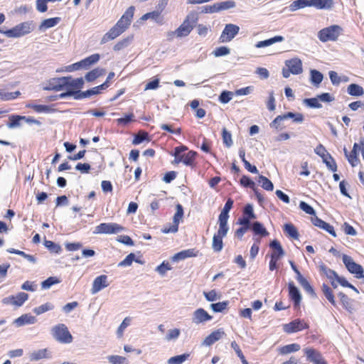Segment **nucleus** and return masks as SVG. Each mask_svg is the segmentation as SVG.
I'll use <instances>...</instances> for the list:
<instances>
[{
  "instance_id": "f257e3e1",
  "label": "nucleus",
  "mask_w": 364,
  "mask_h": 364,
  "mask_svg": "<svg viewBox=\"0 0 364 364\" xmlns=\"http://www.w3.org/2000/svg\"><path fill=\"white\" fill-rule=\"evenodd\" d=\"M343 29L338 25H333L321 29L318 33V38L321 42L336 41L343 33Z\"/></svg>"
},
{
  "instance_id": "f03ea898",
  "label": "nucleus",
  "mask_w": 364,
  "mask_h": 364,
  "mask_svg": "<svg viewBox=\"0 0 364 364\" xmlns=\"http://www.w3.org/2000/svg\"><path fill=\"white\" fill-rule=\"evenodd\" d=\"M51 335L53 338L60 343L68 344L73 341V336L68 327L63 323H59L51 328Z\"/></svg>"
},
{
  "instance_id": "7ed1b4c3",
  "label": "nucleus",
  "mask_w": 364,
  "mask_h": 364,
  "mask_svg": "<svg viewBox=\"0 0 364 364\" xmlns=\"http://www.w3.org/2000/svg\"><path fill=\"white\" fill-rule=\"evenodd\" d=\"M197 16L195 14H188L183 23L176 30V38H183L188 36L193 29L196 22Z\"/></svg>"
},
{
  "instance_id": "20e7f679",
  "label": "nucleus",
  "mask_w": 364,
  "mask_h": 364,
  "mask_svg": "<svg viewBox=\"0 0 364 364\" xmlns=\"http://www.w3.org/2000/svg\"><path fill=\"white\" fill-rule=\"evenodd\" d=\"M124 228L115 223H103L96 226L94 234H117L124 230Z\"/></svg>"
},
{
  "instance_id": "39448f33",
  "label": "nucleus",
  "mask_w": 364,
  "mask_h": 364,
  "mask_svg": "<svg viewBox=\"0 0 364 364\" xmlns=\"http://www.w3.org/2000/svg\"><path fill=\"white\" fill-rule=\"evenodd\" d=\"M229 230L228 225L219 224L217 233L213 235L212 247L215 252H220L223 247V237H225Z\"/></svg>"
},
{
  "instance_id": "423d86ee",
  "label": "nucleus",
  "mask_w": 364,
  "mask_h": 364,
  "mask_svg": "<svg viewBox=\"0 0 364 364\" xmlns=\"http://www.w3.org/2000/svg\"><path fill=\"white\" fill-rule=\"evenodd\" d=\"M28 299V294L25 292H19L16 295H11L4 297L1 303L4 305H11L14 307H20Z\"/></svg>"
},
{
  "instance_id": "0eeeda50",
  "label": "nucleus",
  "mask_w": 364,
  "mask_h": 364,
  "mask_svg": "<svg viewBox=\"0 0 364 364\" xmlns=\"http://www.w3.org/2000/svg\"><path fill=\"white\" fill-rule=\"evenodd\" d=\"M342 260L348 270L350 273L355 274L357 278L364 277L363 267L360 264L355 263L351 257L343 255Z\"/></svg>"
},
{
  "instance_id": "6e6552de",
  "label": "nucleus",
  "mask_w": 364,
  "mask_h": 364,
  "mask_svg": "<svg viewBox=\"0 0 364 364\" xmlns=\"http://www.w3.org/2000/svg\"><path fill=\"white\" fill-rule=\"evenodd\" d=\"M176 213L173 218V223L168 228H164L162 230L164 233H175L178 230V225L180 222L182 220L183 217V208L181 204H177L176 205Z\"/></svg>"
},
{
  "instance_id": "1a4fd4ad",
  "label": "nucleus",
  "mask_w": 364,
  "mask_h": 364,
  "mask_svg": "<svg viewBox=\"0 0 364 364\" xmlns=\"http://www.w3.org/2000/svg\"><path fill=\"white\" fill-rule=\"evenodd\" d=\"M134 6H129L115 24V26L122 30V32H124L131 24L134 16Z\"/></svg>"
},
{
  "instance_id": "9d476101",
  "label": "nucleus",
  "mask_w": 364,
  "mask_h": 364,
  "mask_svg": "<svg viewBox=\"0 0 364 364\" xmlns=\"http://www.w3.org/2000/svg\"><path fill=\"white\" fill-rule=\"evenodd\" d=\"M309 328V325L304 320L295 319L289 323L282 326L283 331L287 333H293Z\"/></svg>"
},
{
  "instance_id": "9b49d317",
  "label": "nucleus",
  "mask_w": 364,
  "mask_h": 364,
  "mask_svg": "<svg viewBox=\"0 0 364 364\" xmlns=\"http://www.w3.org/2000/svg\"><path fill=\"white\" fill-rule=\"evenodd\" d=\"M240 27L235 24H226L220 36V41L222 43L230 42L239 33Z\"/></svg>"
},
{
  "instance_id": "f8f14e48",
  "label": "nucleus",
  "mask_w": 364,
  "mask_h": 364,
  "mask_svg": "<svg viewBox=\"0 0 364 364\" xmlns=\"http://www.w3.org/2000/svg\"><path fill=\"white\" fill-rule=\"evenodd\" d=\"M67 79L64 77L51 78L46 82L43 90L55 91L63 90L65 89V83Z\"/></svg>"
},
{
  "instance_id": "ddd939ff",
  "label": "nucleus",
  "mask_w": 364,
  "mask_h": 364,
  "mask_svg": "<svg viewBox=\"0 0 364 364\" xmlns=\"http://www.w3.org/2000/svg\"><path fill=\"white\" fill-rule=\"evenodd\" d=\"M109 285V282L108 281V277L105 274H102L97 276L93 280L92 288H91V294H95L102 290L103 289L107 287Z\"/></svg>"
},
{
  "instance_id": "4468645a",
  "label": "nucleus",
  "mask_w": 364,
  "mask_h": 364,
  "mask_svg": "<svg viewBox=\"0 0 364 364\" xmlns=\"http://www.w3.org/2000/svg\"><path fill=\"white\" fill-rule=\"evenodd\" d=\"M306 358L314 364H327L322 355L314 348H306L304 350Z\"/></svg>"
},
{
  "instance_id": "2eb2a0df",
  "label": "nucleus",
  "mask_w": 364,
  "mask_h": 364,
  "mask_svg": "<svg viewBox=\"0 0 364 364\" xmlns=\"http://www.w3.org/2000/svg\"><path fill=\"white\" fill-rule=\"evenodd\" d=\"M212 319V316L203 309H196L192 316V322L195 324H199Z\"/></svg>"
},
{
  "instance_id": "dca6fc26",
  "label": "nucleus",
  "mask_w": 364,
  "mask_h": 364,
  "mask_svg": "<svg viewBox=\"0 0 364 364\" xmlns=\"http://www.w3.org/2000/svg\"><path fill=\"white\" fill-rule=\"evenodd\" d=\"M285 65L289 68L291 74L299 75L302 73V62L298 58H294L290 60H287L285 62Z\"/></svg>"
},
{
  "instance_id": "f3484780",
  "label": "nucleus",
  "mask_w": 364,
  "mask_h": 364,
  "mask_svg": "<svg viewBox=\"0 0 364 364\" xmlns=\"http://www.w3.org/2000/svg\"><path fill=\"white\" fill-rule=\"evenodd\" d=\"M225 336V332L223 329H218L213 331L203 340L202 345L210 346L215 343L216 341L221 339Z\"/></svg>"
},
{
  "instance_id": "a211bd4d",
  "label": "nucleus",
  "mask_w": 364,
  "mask_h": 364,
  "mask_svg": "<svg viewBox=\"0 0 364 364\" xmlns=\"http://www.w3.org/2000/svg\"><path fill=\"white\" fill-rule=\"evenodd\" d=\"M233 205V200L228 199L225 204L221 213L218 217V224L228 225L229 218V212L231 210Z\"/></svg>"
},
{
  "instance_id": "6ab92c4d",
  "label": "nucleus",
  "mask_w": 364,
  "mask_h": 364,
  "mask_svg": "<svg viewBox=\"0 0 364 364\" xmlns=\"http://www.w3.org/2000/svg\"><path fill=\"white\" fill-rule=\"evenodd\" d=\"M67 79L65 83V89H70L71 90H80L83 87L84 80L82 77L73 79L70 76L64 77Z\"/></svg>"
},
{
  "instance_id": "aec40b11",
  "label": "nucleus",
  "mask_w": 364,
  "mask_h": 364,
  "mask_svg": "<svg viewBox=\"0 0 364 364\" xmlns=\"http://www.w3.org/2000/svg\"><path fill=\"white\" fill-rule=\"evenodd\" d=\"M122 30H120L115 25L111 28L108 32H107L101 38L100 44H105L109 41L114 40L118 36H119L122 33H123Z\"/></svg>"
},
{
  "instance_id": "412c9836",
  "label": "nucleus",
  "mask_w": 364,
  "mask_h": 364,
  "mask_svg": "<svg viewBox=\"0 0 364 364\" xmlns=\"http://www.w3.org/2000/svg\"><path fill=\"white\" fill-rule=\"evenodd\" d=\"M37 319L35 316L30 314H23L20 317L16 318L14 321V323L17 326L20 327L27 324H33L36 322Z\"/></svg>"
},
{
  "instance_id": "4be33fe9",
  "label": "nucleus",
  "mask_w": 364,
  "mask_h": 364,
  "mask_svg": "<svg viewBox=\"0 0 364 364\" xmlns=\"http://www.w3.org/2000/svg\"><path fill=\"white\" fill-rule=\"evenodd\" d=\"M289 294L295 306H299L301 300V295L293 282L289 283Z\"/></svg>"
},
{
  "instance_id": "5701e85b",
  "label": "nucleus",
  "mask_w": 364,
  "mask_h": 364,
  "mask_svg": "<svg viewBox=\"0 0 364 364\" xmlns=\"http://www.w3.org/2000/svg\"><path fill=\"white\" fill-rule=\"evenodd\" d=\"M50 353L46 348L35 350L29 354L31 361H38L44 358H50Z\"/></svg>"
},
{
  "instance_id": "b1692460",
  "label": "nucleus",
  "mask_w": 364,
  "mask_h": 364,
  "mask_svg": "<svg viewBox=\"0 0 364 364\" xmlns=\"http://www.w3.org/2000/svg\"><path fill=\"white\" fill-rule=\"evenodd\" d=\"M269 246L272 249L271 257L279 259L284 256V251L282 247L281 246L280 243L277 240H273L270 243Z\"/></svg>"
},
{
  "instance_id": "393cba45",
  "label": "nucleus",
  "mask_w": 364,
  "mask_h": 364,
  "mask_svg": "<svg viewBox=\"0 0 364 364\" xmlns=\"http://www.w3.org/2000/svg\"><path fill=\"white\" fill-rule=\"evenodd\" d=\"M333 4V0H311V6L317 9H331Z\"/></svg>"
},
{
  "instance_id": "a878e982",
  "label": "nucleus",
  "mask_w": 364,
  "mask_h": 364,
  "mask_svg": "<svg viewBox=\"0 0 364 364\" xmlns=\"http://www.w3.org/2000/svg\"><path fill=\"white\" fill-rule=\"evenodd\" d=\"M305 7H311V0H296L292 1L289 6V10L291 12Z\"/></svg>"
},
{
  "instance_id": "bb28decb",
  "label": "nucleus",
  "mask_w": 364,
  "mask_h": 364,
  "mask_svg": "<svg viewBox=\"0 0 364 364\" xmlns=\"http://www.w3.org/2000/svg\"><path fill=\"white\" fill-rule=\"evenodd\" d=\"M60 21V18L54 17L43 20L39 26V30L45 31L46 30L55 26Z\"/></svg>"
},
{
  "instance_id": "cd10ccee",
  "label": "nucleus",
  "mask_w": 364,
  "mask_h": 364,
  "mask_svg": "<svg viewBox=\"0 0 364 364\" xmlns=\"http://www.w3.org/2000/svg\"><path fill=\"white\" fill-rule=\"evenodd\" d=\"M284 40V37L282 36H276L273 38H271L267 40L259 41L255 44V47L257 48H261L264 47H267L272 46L274 43L282 42Z\"/></svg>"
},
{
  "instance_id": "c85d7f7f",
  "label": "nucleus",
  "mask_w": 364,
  "mask_h": 364,
  "mask_svg": "<svg viewBox=\"0 0 364 364\" xmlns=\"http://www.w3.org/2000/svg\"><path fill=\"white\" fill-rule=\"evenodd\" d=\"M105 73V69L97 68L88 72L85 75V78L87 82H92L99 77L104 75Z\"/></svg>"
},
{
  "instance_id": "c756f323",
  "label": "nucleus",
  "mask_w": 364,
  "mask_h": 364,
  "mask_svg": "<svg viewBox=\"0 0 364 364\" xmlns=\"http://www.w3.org/2000/svg\"><path fill=\"white\" fill-rule=\"evenodd\" d=\"M193 256H196V255L194 253V250L188 249V250L181 251V252L175 254L171 257V259L173 262H178V261L183 260L188 257H191Z\"/></svg>"
},
{
  "instance_id": "7c9ffc66",
  "label": "nucleus",
  "mask_w": 364,
  "mask_h": 364,
  "mask_svg": "<svg viewBox=\"0 0 364 364\" xmlns=\"http://www.w3.org/2000/svg\"><path fill=\"white\" fill-rule=\"evenodd\" d=\"M9 119V122L6 124L7 127L9 129H15L21 127V121H23V119H26V117L11 115Z\"/></svg>"
},
{
  "instance_id": "2f4dec72",
  "label": "nucleus",
  "mask_w": 364,
  "mask_h": 364,
  "mask_svg": "<svg viewBox=\"0 0 364 364\" xmlns=\"http://www.w3.org/2000/svg\"><path fill=\"white\" fill-rule=\"evenodd\" d=\"M196 152L189 151L187 153H181L182 163L186 166H193L195 161Z\"/></svg>"
},
{
  "instance_id": "473e14b6",
  "label": "nucleus",
  "mask_w": 364,
  "mask_h": 364,
  "mask_svg": "<svg viewBox=\"0 0 364 364\" xmlns=\"http://www.w3.org/2000/svg\"><path fill=\"white\" fill-rule=\"evenodd\" d=\"M21 36L30 33L34 28L33 21H25L17 25Z\"/></svg>"
},
{
  "instance_id": "72a5a7b5",
  "label": "nucleus",
  "mask_w": 364,
  "mask_h": 364,
  "mask_svg": "<svg viewBox=\"0 0 364 364\" xmlns=\"http://www.w3.org/2000/svg\"><path fill=\"white\" fill-rule=\"evenodd\" d=\"M300 346L297 343H291L284 346L279 348V352L282 355H286L291 353L296 352L300 350Z\"/></svg>"
},
{
  "instance_id": "f704fd0d",
  "label": "nucleus",
  "mask_w": 364,
  "mask_h": 364,
  "mask_svg": "<svg viewBox=\"0 0 364 364\" xmlns=\"http://www.w3.org/2000/svg\"><path fill=\"white\" fill-rule=\"evenodd\" d=\"M347 91L350 95L355 97H360L364 94L363 88L357 84L349 85Z\"/></svg>"
},
{
  "instance_id": "c9c22d12",
  "label": "nucleus",
  "mask_w": 364,
  "mask_h": 364,
  "mask_svg": "<svg viewBox=\"0 0 364 364\" xmlns=\"http://www.w3.org/2000/svg\"><path fill=\"white\" fill-rule=\"evenodd\" d=\"M141 19L142 21L152 19L157 23H161L162 21L161 13L159 12V11H154L151 12L146 13L141 17Z\"/></svg>"
},
{
  "instance_id": "e433bc0d",
  "label": "nucleus",
  "mask_w": 364,
  "mask_h": 364,
  "mask_svg": "<svg viewBox=\"0 0 364 364\" xmlns=\"http://www.w3.org/2000/svg\"><path fill=\"white\" fill-rule=\"evenodd\" d=\"M0 33L4 34L8 38H19L21 36L17 25L8 30H4V28H1Z\"/></svg>"
},
{
  "instance_id": "4c0bfd02",
  "label": "nucleus",
  "mask_w": 364,
  "mask_h": 364,
  "mask_svg": "<svg viewBox=\"0 0 364 364\" xmlns=\"http://www.w3.org/2000/svg\"><path fill=\"white\" fill-rule=\"evenodd\" d=\"M107 359L110 364H129L128 360L125 357L121 355H108Z\"/></svg>"
},
{
  "instance_id": "58836bf2",
  "label": "nucleus",
  "mask_w": 364,
  "mask_h": 364,
  "mask_svg": "<svg viewBox=\"0 0 364 364\" xmlns=\"http://www.w3.org/2000/svg\"><path fill=\"white\" fill-rule=\"evenodd\" d=\"M296 279L304 289L310 294H314V291L309 282L301 275L296 277Z\"/></svg>"
},
{
  "instance_id": "ea45409f",
  "label": "nucleus",
  "mask_w": 364,
  "mask_h": 364,
  "mask_svg": "<svg viewBox=\"0 0 364 364\" xmlns=\"http://www.w3.org/2000/svg\"><path fill=\"white\" fill-rule=\"evenodd\" d=\"M26 107L33 109L34 111L38 113H48L52 111V109L48 106L44 105H35V104H28Z\"/></svg>"
},
{
  "instance_id": "a19ab883",
  "label": "nucleus",
  "mask_w": 364,
  "mask_h": 364,
  "mask_svg": "<svg viewBox=\"0 0 364 364\" xmlns=\"http://www.w3.org/2000/svg\"><path fill=\"white\" fill-rule=\"evenodd\" d=\"M54 309L53 304L50 302L45 303L38 307L33 309V311L36 315H41L46 311L53 310Z\"/></svg>"
},
{
  "instance_id": "79ce46f5",
  "label": "nucleus",
  "mask_w": 364,
  "mask_h": 364,
  "mask_svg": "<svg viewBox=\"0 0 364 364\" xmlns=\"http://www.w3.org/2000/svg\"><path fill=\"white\" fill-rule=\"evenodd\" d=\"M190 356L188 353H184L176 356L171 357L168 360V364H182L184 363Z\"/></svg>"
},
{
  "instance_id": "37998d69",
  "label": "nucleus",
  "mask_w": 364,
  "mask_h": 364,
  "mask_svg": "<svg viewBox=\"0 0 364 364\" xmlns=\"http://www.w3.org/2000/svg\"><path fill=\"white\" fill-rule=\"evenodd\" d=\"M181 335V330L179 328H171L168 330L165 336V340L168 342L176 341Z\"/></svg>"
},
{
  "instance_id": "c03bdc74",
  "label": "nucleus",
  "mask_w": 364,
  "mask_h": 364,
  "mask_svg": "<svg viewBox=\"0 0 364 364\" xmlns=\"http://www.w3.org/2000/svg\"><path fill=\"white\" fill-rule=\"evenodd\" d=\"M133 39V36H128L119 41H118L114 46V50L119 51L122 50L124 48H127L129 43L132 42Z\"/></svg>"
},
{
  "instance_id": "a18cd8bd",
  "label": "nucleus",
  "mask_w": 364,
  "mask_h": 364,
  "mask_svg": "<svg viewBox=\"0 0 364 364\" xmlns=\"http://www.w3.org/2000/svg\"><path fill=\"white\" fill-rule=\"evenodd\" d=\"M323 78V75L319 71L316 70H311V81L315 86H318V85L322 82Z\"/></svg>"
},
{
  "instance_id": "49530a36",
  "label": "nucleus",
  "mask_w": 364,
  "mask_h": 364,
  "mask_svg": "<svg viewBox=\"0 0 364 364\" xmlns=\"http://www.w3.org/2000/svg\"><path fill=\"white\" fill-rule=\"evenodd\" d=\"M284 231L286 234H287L289 237L297 239L299 237V233L296 228L291 223H287L284 225Z\"/></svg>"
},
{
  "instance_id": "de8ad7c7",
  "label": "nucleus",
  "mask_w": 364,
  "mask_h": 364,
  "mask_svg": "<svg viewBox=\"0 0 364 364\" xmlns=\"http://www.w3.org/2000/svg\"><path fill=\"white\" fill-rule=\"evenodd\" d=\"M252 230L256 235H259L261 236H267L269 235V232L264 228L263 225L259 222H255L252 225Z\"/></svg>"
},
{
  "instance_id": "09e8293b",
  "label": "nucleus",
  "mask_w": 364,
  "mask_h": 364,
  "mask_svg": "<svg viewBox=\"0 0 364 364\" xmlns=\"http://www.w3.org/2000/svg\"><path fill=\"white\" fill-rule=\"evenodd\" d=\"M258 182L261 184L262 187L266 191H273L274 185L271 181L264 176H258Z\"/></svg>"
},
{
  "instance_id": "8fccbe9b",
  "label": "nucleus",
  "mask_w": 364,
  "mask_h": 364,
  "mask_svg": "<svg viewBox=\"0 0 364 364\" xmlns=\"http://www.w3.org/2000/svg\"><path fill=\"white\" fill-rule=\"evenodd\" d=\"M187 147L185 146H177L174 149V160L173 161V164H178L179 163H182V157L181 153L186 151Z\"/></svg>"
},
{
  "instance_id": "3c124183",
  "label": "nucleus",
  "mask_w": 364,
  "mask_h": 364,
  "mask_svg": "<svg viewBox=\"0 0 364 364\" xmlns=\"http://www.w3.org/2000/svg\"><path fill=\"white\" fill-rule=\"evenodd\" d=\"M100 92L97 87H92V89L86 90L85 92H80L79 90V94L77 95V96L76 97V100L90 97L92 95H97Z\"/></svg>"
},
{
  "instance_id": "603ef678",
  "label": "nucleus",
  "mask_w": 364,
  "mask_h": 364,
  "mask_svg": "<svg viewBox=\"0 0 364 364\" xmlns=\"http://www.w3.org/2000/svg\"><path fill=\"white\" fill-rule=\"evenodd\" d=\"M20 94L21 93L19 91H16L14 92H4L2 90H0V100H4V101L11 100L16 99L18 95H20Z\"/></svg>"
},
{
  "instance_id": "864d4df0",
  "label": "nucleus",
  "mask_w": 364,
  "mask_h": 364,
  "mask_svg": "<svg viewBox=\"0 0 364 364\" xmlns=\"http://www.w3.org/2000/svg\"><path fill=\"white\" fill-rule=\"evenodd\" d=\"M284 119H293L294 122L301 123L304 121V117L301 113L287 112L282 115Z\"/></svg>"
},
{
  "instance_id": "5fc2aeb1",
  "label": "nucleus",
  "mask_w": 364,
  "mask_h": 364,
  "mask_svg": "<svg viewBox=\"0 0 364 364\" xmlns=\"http://www.w3.org/2000/svg\"><path fill=\"white\" fill-rule=\"evenodd\" d=\"M132 318L130 317H126L119 325L117 330V334L118 337H122L125 329L130 325Z\"/></svg>"
},
{
  "instance_id": "6e6d98bb",
  "label": "nucleus",
  "mask_w": 364,
  "mask_h": 364,
  "mask_svg": "<svg viewBox=\"0 0 364 364\" xmlns=\"http://www.w3.org/2000/svg\"><path fill=\"white\" fill-rule=\"evenodd\" d=\"M322 291H323V293L325 295L326 298L333 305H336V301H335V299H334V296H333V294L332 293V291H331V288L328 285H326V284H323V286H322Z\"/></svg>"
},
{
  "instance_id": "4d7b16f0",
  "label": "nucleus",
  "mask_w": 364,
  "mask_h": 364,
  "mask_svg": "<svg viewBox=\"0 0 364 364\" xmlns=\"http://www.w3.org/2000/svg\"><path fill=\"white\" fill-rule=\"evenodd\" d=\"M203 295L208 301H215L221 298V295L213 289L210 291H204Z\"/></svg>"
},
{
  "instance_id": "13d9d810",
  "label": "nucleus",
  "mask_w": 364,
  "mask_h": 364,
  "mask_svg": "<svg viewBox=\"0 0 364 364\" xmlns=\"http://www.w3.org/2000/svg\"><path fill=\"white\" fill-rule=\"evenodd\" d=\"M304 103L306 106L311 107V108L319 109V108L322 107V105L320 103L317 97H313V98H309V99H305L304 100Z\"/></svg>"
},
{
  "instance_id": "bf43d9fd",
  "label": "nucleus",
  "mask_w": 364,
  "mask_h": 364,
  "mask_svg": "<svg viewBox=\"0 0 364 364\" xmlns=\"http://www.w3.org/2000/svg\"><path fill=\"white\" fill-rule=\"evenodd\" d=\"M222 136L224 144L227 147H230L232 145V135L225 128L223 129Z\"/></svg>"
},
{
  "instance_id": "052dcab7",
  "label": "nucleus",
  "mask_w": 364,
  "mask_h": 364,
  "mask_svg": "<svg viewBox=\"0 0 364 364\" xmlns=\"http://www.w3.org/2000/svg\"><path fill=\"white\" fill-rule=\"evenodd\" d=\"M44 245L46 248H48L50 252L55 253H60L62 250L61 247L52 241L45 240Z\"/></svg>"
},
{
  "instance_id": "680f3d73",
  "label": "nucleus",
  "mask_w": 364,
  "mask_h": 364,
  "mask_svg": "<svg viewBox=\"0 0 364 364\" xmlns=\"http://www.w3.org/2000/svg\"><path fill=\"white\" fill-rule=\"evenodd\" d=\"M140 263V261L135 259V255L134 253L129 254L122 262L119 263V267L130 266L133 261Z\"/></svg>"
},
{
  "instance_id": "e2e57ef3",
  "label": "nucleus",
  "mask_w": 364,
  "mask_h": 364,
  "mask_svg": "<svg viewBox=\"0 0 364 364\" xmlns=\"http://www.w3.org/2000/svg\"><path fill=\"white\" fill-rule=\"evenodd\" d=\"M60 281L54 277H50L41 283V287L43 289H48L53 284H58Z\"/></svg>"
},
{
  "instance_id": "0e129e2a",
  "label": "nucleus",
  "mask_w": 364,
  "mask_h": 364,
  "mask_svg": "<svg viewBox=\"0 0 364 364\" xmlns=\"http://www.w3.org/2000/svg\"><path fill=\"white\" fill-rule=\"evenodd\" d=\"M228 305V301H222L210 304V308L214 312H222Z\"/></svg>"
},
{
  "instance_id": "69168bd1",
  "label": "nucleus",
  "mask_w": 364,
  "mask_h": 364,
  "mask_svg": "<svg viewBox=\"0 0 364 364\" xmlns=\"http://www.w3.org/2000/svg\"><path fill=\"white\" fill-rule=\"evenodd\" d=\"M230 53V48H228V47H225V46L218 47V48H215L213 52V54L214 55V56L217 57V58L221 57V56H225Z\"/></svg>"
},
{
  "instance_id": "338daca9",
  "label": "nucleus",
  "mask_w": 364,
  "mask_h": 364,
  "mask_svg": "<svg viewBox=\"0 0 364 364\" xmlns=\"http://www.w3.org/2000/svg\"><path fill=\"white\" fill-rule=\"evenodd\" d=\"M171 269V266L168 262H163L160 265H159L156 268V272H157L161 276H164L167 271Z\"/></svg>"
},
{
  "instance_id": "774afa93",
  "label": "nucleus",
  "mask_w": 364,
  "mask_h": 364,
  "mask_svg": "<svg viewBox=\"0 0 364 364\" xmlns=\"http://www.w3.org/2000/svg\"><path fill=\"white\" fill-rule=\"evenodd\" d=\"M314 152L318 155L322 159L324 158L330 159V154L322 144H318L314 149Z\"/></svg>"
}]
</instances>
